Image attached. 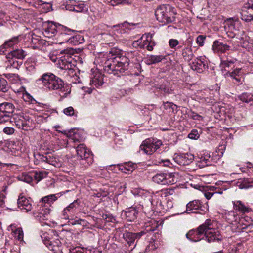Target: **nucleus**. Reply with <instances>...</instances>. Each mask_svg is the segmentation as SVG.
I'll return each mask as SVG.
<instances>
[{
    "label": "nucleus",
    "instance_id": "1",
    "mask_svg": "<svg viewBox=\"0 0 253 253\" xmlns=\"http://www.w3.org/2000/svg\"><path fill=\"white\" fill-rule=\"evenodd\" d=\"M129 59L125 56H115L108 59L104 64V71L120 77L128 69Z\"/></svg>",
    "mask_w": 253,
    "mask_h": 253
},
{
    "label": "nucleus",
    "instance_id": "2",
    "mask_svg": "<svg viewBox=\"0 0 253 253\" xmlns=\"http://www.w3.org/2000/svg\"><path fill=\"white\" fill-rule=\"evenodd\" d=\"M41 81L43 85L50 90H57L63 93L60 94L62 97H66L70 92H68V87L63 81L59 77L51 73L43 74L39 79Z\"/></svg>",
    "mask_w": 253,
    "mask_h": 253
},
{
    "label": "nucleus",
    "instance_id": "3",
    "mask_svg": "<svg viewBox=\"0 0 253 253\" xmlns=\"http://www.w3.org/2000/svg\"><path fill=\"white\" fill-rule=\"evenodd\" d=\"M74 54L73 49L70 48L61 50L60 52L61 56L57 63L59 68L62 70H68L69 73L72 74V75L76 74L73 70L75 67V64L73 63Z\"/></svg>",
    "mask_w": 253,
    "mask_h": 253
},
{
    "label": "nucleus",
    "instance_id": "4",
    "mask_svg": "<svg viewBox=\"0 0 253 253\" xmlns=\"http://www.w3.org/2000/svg\"><path fill=\"white\" fill-rule=\"evenodd\" d=\"M157 20L164 24H167L175 20V13L173 8L169 5H162L155 10Z\"/></svg>",
    "mask_w": 253,
    "mask_h": 253
},
{
    "label": "nucleus",
    "instance_id": "5",
    "mask_svg": "<svg viewBox=\"0 0 253 253\" xmlns=\"http://www.w3.org/2000/svg\"><path fill=\"white\" fill-rule=\"evenodd\" d=\"M215 223L213 220L210 219L205 221L206 232L204 240L208 243L219 242L222 240V236L220 231L214 227Z\"/></svg>",
    "mask_w": 253,
    "mask_h": 253
},
{
    "label": "nucleus",
    "instance_id": "6",
    "mask_svg": "<svg viewBox=\"0 0 253 253\" xmlns=\"http://www.w3.org/2000/svg\"><path fill=\"white\" fill-rule=\"evenodd\" d=\"M76 152L80 158V163L84 167H87L93 161V155L84 144H80L76 147Z\"/></svg>",
    "mask_w": 253,
    "mask_h": 253
},
{
    "label": "nucleus",
    "instance_id": "7",
    "mask_svg": "<svg viewBox=\"0 0 253 253\" xmlns=\"http://www.w3.org/2000/svg\"><path fill=\"white\" fill-rule=\"evenodd\" d=\"M162 145V142L160 140L148 139L143 142L140 148L146 154L151 155L158 149Z\"/></svg>",
    "mask_w": 253,
    "mask_h": 253
},
{
    "label": "nucleus",
    "instance_id": "8",
    "mask_svg": "<svg viewBox=\"0 0 253 253\" xmlns=\"http://www.w3.org/2000/svg\"><path fill=\"white\" fill-rule=\"evenodd\" d=\"M64 29V26L50 22L44 25L42 34L45 37L50 38L57 35L58 32H63Z\"/></svg>",
    "mask_w": 253,
    "mask_h": 253
},
{
    "label": "nucleus",
    "instance_id": "9",
    "mask_svg": "<svg viewBox=\"0 0 253 253\" xmlns=\"http://www.w3.org/2000/svg\"><path fill=\"white\" fill-rule=\"evenodd\" d=\"M205 222L195 229L190 230L186 234V238L192 242H197L204 240L205 236Z\"/></svg>",
    "mask_w": 253,
    "mask_h": 253
},
{
    "label": "nucleus",
    "instance_id": "10",
    "mask_svg": "<svg viewBox=\"0 0 253 253\" xmlns=\"http://www.w3.org/2000/svg\"><path fill=\"white\" fill-rule=\"evenodd\" d=\"M224 27L228 35L231 37H234L235 35L239 34L241 28V24L237 19L230 18L226 21Z\"/></svg>",
    "mask_w": 253,
    "mask_h": 253
},
{
    "label": "nucleus",
    "instance_id": "11",
    "mask_svg": "<svg viewBox=\"0 0 253 253\" xmlns=\"http://www.w3.org/2000/svg\"><path fill=\"white\" fill-rule=\"evenodd\" d=\"M15 109L14 105L9 102L0 104V117L2 123H7L10 116L13 115Z\"/></svg>",
    "mask_w": 253,
    "mask_h": 253
},
{
    "label": "nucleus",
    "instance_id": "12",
    "mask_svg": "<svg viewBox=\"0 0 253 253\" xmlns=\"http://www.w3.org/2000/svg\"><path fill=\"white\" fill-rule=\"evenodd\" d=\"M152 181L159 184L172 185L175 183L174 176L172 173H159L154 175Z\"/></svg>",
    "mask_w": 253,
    "mask_h": 253
},
{
    "label": "nucleus",
    "instance_id": "13",
    "mask_svg": "<svg viewBox=\"0 0 253 253\" xmlns=\"http://www.w3.org/2000/svg\"><path fill=\"white\" fill-rule=\"evenodd\" d=\"M242 20L248 22L253 20V0H248L240 12Z\"/></svg>",
    "mask_w": 253,
    "mask_h": 253
},
{
    "label": "nucleus",
    "instance_id": "14",
    "mask_svg": "<svg viewBox=\"0 0 253 253\" xmlns=\"http://www.w3.org/2000/svg\"><path fill=\"white\" fill-rule=\"evenodd\" d=\"M193 210H199L198 212L200 214H204L208 211V205H202V202L198 200H194L189 202L186 205V212L187 213L196 212Z\"/></svg>",
    "mask_w": 253,
    "mask_h": 253
},
{
    "label": "nucleus",
    "instance_id": "15",
    "mask_svg": "<svg viewBox=\"0 0 253 253\" xmlns=\"http://www.w3.org/2000/svg\"><path fill=\"white\" fill-rule=\"evenodd\" d=\"M191 68L198 73L203 72L208 68L207 62L204 57H200L194 60L190 64Z\"/></svg>",
    "mask_w": 253,
    "mask_h": 253
},
{
    "label": "nucleus",
    "instance_id": "16",
    "mask_svg": "<svg viewBox=\"0 0 253 253\" xmlns=\"http://www.w3.org/2000/svg\"><path fill=\"white\" fill-rule=\"evenodd\" d=\"M79 203L78 200H74L68 206L64 209L61 212V217L64 219H69L70 217H73L74 212L76 211Z\"/></svg>",
    "mask_w": 253,
    "mask_h": 253
},
{
    "label": "nucleus",
    "instance_id": "17",
    "mask_svg": "<svg viewBox=\"0 0 253 253\" xmlns=\"http://www.w3.org/2000/svg\"><path fill=\"white\" fill-rule=\"evenodd\" d=\"M17 205L19 208L24 212H28L32 209V202L30 198L20 194L17 200Z\"/></svg>",
    "mask_w": 253,
    "mask_h": 253
},
{
    "label": "nucleus",
    "instance_id": "18",
    "mask_svg": "<svg viewBox=\"0 0 253 253\" xmlns=\"http://www.w3.org/2000/svg\"><path fill=\"white\" fill-rule=\"evenodd\" d=\"M194 159V155L191 153H183L175 156L173 160L180 165H188L192 163Z\"/></svg>",
    "mask_w": 253,
    "mask_h": 253
},
{
    "label": "nucleus",
    "instance_id": "19",
    "mask_svg": "<svg viewBox=\"0 0 253 253\" xmlns=\"http://www.w3.org/2000/svg\"><path fill=\"white\" fill-rule=\"evenodd\" d=\"M103 84V75L98 71H94L91 75L90 84L93 87L98 88Z\"/></svg>",
    "mask_w": 253,
    "mask_h": 253
},
{
    "label": "nucleus",
    "instance_id": "20",
    "mask_svg": "<svg viewBox=\"0 0 253 253\" xmlns=\"http://www.w3.org/2000/svg\"><path fill=\"white\" fill-rule=\"evenodd\" d=\"M234 210L242 214L248 213L253 211L252 209L246 206L244 202L240 200L232 201Z\"/></svg>",
    "mask_w": 253,
    "mask_h": 253
},
{
    "label": "nucleus",
    "instance_id": "21",
    "mask_svg": "<svg viewBox=\"0 0 253 253\" xmlns=\"http://www.w3.org/2000/svg\"><path fill=\"white\" fill-rule=\"evenodd\" d=\"M39 157V159L42 162L47 163L56 167H60L61 166V163L59 159L52 154L40 155Z\"/></svg>",
    "mask_w": 253,
    "mask_h": 253
},
{
    "label": "nucleus",
    "instance_id": "22",
    "mask_svg": "<svg viewBox=\"0 0 253 253\" xmlns=\"http://www.w3.org/2000/svg\"><path fill=\"white\" fill-rule=\"evenodd\" d=\"M145 234L144 231L139 233H132L126 231L123 235L124 240L127 242V244L131 246L134 243L136 239H139L143 235Z\"/></svg>",
    "mask_w": 253,
    "mask_h": 253
},
{
    "label": "nucleus",
    "instance_id": "23",
    "mask_svg": "<svg viewBox=\"0 0 253 253\" xmlns=\"http://www.w3.org/2000/svg\"><path fill=\"white\" fill-rule=\"evenodd\" d=\"M230 47L226 43H223L218 40L215 41L212 45V49L215 53L218 54L226 52L230 50Z\"/></svg>",
    "mask_w": 253,
    "mask_h": 253
},
{
    "label": "nucleus",
    "instance_id": "24",
    "mask_svg": "<svg viewBox=\"0 0 253 253\" xmlns=\"http://www.w3.org/2000/svg\"><path fill=\"white\" fill-rule=\"evenodd\" d=\"M236 61V59L230 56L221 57L220 67L222 70L228 72L230 68L232 69L234 67Z\"/></svg>",
    "mask_w": 253,
    "mask_h": 253
},
{
    "label": "nucleus",
    "instance_id": "25",
    "mask_svg": "<svg viewBox=\"0 0 253 253\" xmlns=\"http://www.w3.org/2000/svg\"><path fill=\"white\" fill-rule=\"evenodd\" d=\"M64 28L65 29H64L63 32H58L57 35V39L60 41V43H69V40H68V39H70L71 35L75 32V30L69 29L65 26H64Z\"/></svg>",
    "mask_w": 253,
    "mask_h": 253
},
{
    "label": "nucleus",
    "instance_id": "26",
    "mask_svg": "<svg viewBox=\"0 0 253 253\" xmlns=\"http://www.w3.org/2000/svg\"><path fill=\"white\" fill-rule=\"evenodd\" d=\"M125 218L127 221H134L137 217L138 210L136 207H131L126 208L125 211Z\"/></svg>",
    "mask_w": 253,
    "mask_h": 253
},
{
    "label": "nucleus",
    "instance_id": "27",
    "mask_svg": "<svg viewBox=\"0 0 253 253\" xmlns=\"http://www.w3.org/2000/svg\"><path fill=\"white\" fill-rule=\"evenodd\" d=\"M7 119V123L9 122L11 124H14L18 128H23L22 127V120L25 119L29 121L30 118L27 117V118H24L23 116L19 115L17 114H13L12 115L10 116Z\"/></svg>",
    "mask_w": 253,
    "mask_h": 253
},
{
    "label": "nucleus",
    "instance_id": "28",
    "mask_svg": "<svg viewBox=\"0 0 253 253\" xmlns=\"http://www.w3.org/2000/svg\"><path fill=\"white\" fill-rule=\"evenodd\" d=\"M223 217L230 224L237 222L239 219V216L235 211H226L223 215Z\"/></svg>",
    "mask_w": 253,
    "mask_h": 253
},
{
    "label": "nucleus",
    "instance_id": "29",
    "mask_svg": "<svg viewBox=\"0 0 253 253\" xmlns=\"http://www.w3.org/2000/svg\"><path fill=\"white\" fill-rule=\"evenodd\" d=\"M21 36L18 35L14 36L10 39L6 41L4 43L0 46V49H7L13 47L14 45L17 44L21 40Z\"/></svg>",
    "mask_w": 253,
    "mask_h": 253
},
{
    "label": "nucleus",
    "instance_id": "30",
    "mask_svg": "<svg viewBox=\"0 0 253 253\" xmlns=\"http://www.w3.org/2000/svg\"><path fill=\"white\" fill-rule=\"evenodd\" d=\"M44 244L51 251L57 252L59 251V247L61 244L59 239H56L54 241L49 240H43Z\"/></svg>",
    "mask_w": 253,
    "mask_h": 253
},
{
    "label": "nucleus",
    "instance_id": "31",
    "mask_svg": "<svg viewBox=\"0 0 253 253\" xmlns=\"http://www.w3.org/2000/svg\"><path fill=\"white\" fill-rule=\"evenodd\" d=\"M26 55V53L22 49H17L10 52L7 55L6 58H12L14 57L18 59H23L25 58Z\"/></svg>",
    "mask_w": 253,
    "mask_h": 253
},
{
    "label": "nucleus",
    "instance_id": "32",
    "mask_svg": "<svg viewBox=\"0 0 253 253\" xmlns=\"http://www.w3.org/2000/svg\"><path fill=\"white\" fill-rule=\"evenodd\" d=\"M181 55L185 61L189 62L191 60L194 56L191 45L182 48Z\"/></svg>",
    "mask_w": 253,
    "mask_h": 253
},
{
    "label": "nucleus",
    "instance_id": "33",
    "mask_svg": "<svg viewBox=\"0 0 253 253\" xmlns=\"http://www.w3.org/2000/svg\"><path fill=\"white\" fill-rule=\"evenodd\" d=\"M10 228L13 233V235L15 238L19 241H22L23 240L24 234L22 228L19 227L15 228L14 225L11 224L8 227V230Z\"/></svg>",
    "mask_w": 253,
    "mask_h": 253
},
{
    "label": "nucleus",
    "instance_id": "34",
    "mask_svg": "<svg viewBox=\"0 0 253 253\" xmlns=\"http://www.w3.org/2000/svg\"><path fill=\"white\" fill-rule=\"evenodd\" d=\"M68 40H69V43L74 45L82 44L84 42L83 36L79 34H76L75 35H71L70 39H68Z\"/></svg>",
    "mask_w": 253,
    "mask_h": 253
},
{
    "label": "nucleus",
    "instance_id": "35",
    "mask_svg": "<svg viewBox=\"0 0 253 253\" xmlns=\"http://www.w3.org/2000/svg\"><path fill=\"white\" fill-rule=\"evenodd\" d=\"M67 137L69 139L70 142H80L82 140L80 133L79 132H74V131L71 130L66 133Z\"/></svg>",
    "mask_w": 253,
    "mask_h": 253
},
{
    "label": "nucleus",
    "instance_id": "36",
    "mask_svg": "<svg viewBox=\"0 0 253 253\" xmlns=\"http://www.w3.org/2000/svg\"><path fill=\"white\" fill-rule=\"evenodd\" d=\"M37 61L34 58H30L25 63L26 68L27 71L30 73H34L36 71Z\"/></svg>",
    "mask_w": 253,
    "mask_h": 253
},
{
    "label": "nucleus",
    "instance_id": "37",
    "mask_svg": "<svg viewBox=\"0 0 253 253\" xmlns=\"http://www.w3.org/2000/svg\"><path fill=\"white\" fill-rule=\"evenodd\" d=\"M165 58L163 55H151L147 58L146 62L148 65L155 64L161 62Z\"/></svg>",
    "mask_w": 253,
    "mask_h": 253
},
{
    "label": "nucleus",
    "instance_id": "38",
    "mask_svg": "<svg viewBox=\"0 0 253 253\" xmlns=\"http://www.w3.org/2000/svg\"><path fill=\"white\" fill-rule=\"evenodd\" d=\"M57 199V197L55 194H51L42 197L40 202L42 204H47L50 205L51 203L55 201Z\"/></svg>",
    "mask_w": 253,
    "mask_h": 253
},
{
    "label": "nucleus",
    "instance_id": "39",
    "mask_svg": "<svg viewBox=\"0 0 253 253\" xmlns=\"http://www.w3.org/2000/svg\"><path fill=\"white\" fill-rule=\"evenodd\" d=\"M33 177L37 182L46 178L47 176V172L46 171H34L32 172Z\"/></svg>",
    "mask_w": 253,
    "mask_h": 253
},
{
    "label": "nucleus",
    "instance_id": "40",
    "mask_svg": "<svg viewBox=\"0 0 253 253\" xmlns=\"http://www.w3.org/2000/svg\"><path fill=\"white\" fill-rule=\"evenodd\" d=\"M32 172L30 173L23 172L18 177L20 180L25 182L27 183H30L33 181Z\"/></svg>",
    "mask_w": 253,
    "mask_h": 253
},
{
    "label": "nucleus",
    "instance_id": "41",
    "mask_svg": "<svg viewBox=\"0 0 253 253\" xmlns=\"http://www.w3.org/2000/svg\"><path fill=\"white\" fill-rule=\"evenodd\" d=\"M238 98L243 102L248 103L251 101H253V95L247 92L243 93L238 96Z\"/></svg>",
    "mask_w": 253,
    "mask_h": 253
},
{
    "label": "nucleus",
    "instance_id": "42",
    "mask_svg": "<svg viewBox=\"0 0 253 253\" xmlns=\"http://www.w3.org/2000/svg\"><path fill=\"white\" fill-rule=\"evenodd\" d=\"M241 68H236L235 70H234L232 72H230V71H228L226 73L227 76H229L231 77H232L233 79H235L237 80L238 82H240V79L237 78V76H239L240 75V74L241 73Z\"/></svg>",
    "mask_w": 253,
    "mask_h": 253
},
{
    "label": "nucleus",
    "instance_id": "43",
    "mask_svg": "<svg viewBox=\"0 0 253 253\" xmlns=\"http://www.w3.org/2000/svg\"><path fill=\"white\" fill-rule=\"evenodd\" d=\"M69 224L74 225L76 224H79L83 226H86L88 222L84 219H82L80 218L74 219L73 218H71L69 219Z\"/></svg>",
    "mask_w": 253,
    "mask_h": 253
},
{
    "label": "nucleus",
    "instance_id": "44",
    "mask_svg": "<svg viewBox=\"0 0 253 253\" xmlns=\"http://www.w3.org/2000/svg\"><path fill=\"white\" fill-rule=\"evenodd\" d=\"M88 10V6L84 3H80L78 4H75L74 11L76 12H85Z\"/></svg>",
    "mask_w": 253,
    "mask_h": 253
},
{
    "label": "nucleus",
    "instance_id": "45",
    "mask_svg": "<svg viewBox=\"0 0 253 253\" xmlns=\"http://www.w3.org/2000/svg\"><path fill=\"white\" fill-rule=\"evenodd\" d=\"M102 219L104 220L105 223H116L117 220L116 217L111 214H103L102 216Z\"/></svg>",
    "mask_w": 253,
    "mask_h": 253
},
{
    "label": "nucleus",
    "instance_id": "46",
    "mask_svg": "<svg viewBox=\"0 0 253 253\" xmlns=\"http://www.w3.org/2000/svg\"><path fill=\"white\" fill-rule=\"evenodd\" d=\"M7 59L8 65H10L14 68H18L21 65V62L18 61L14 57L6 58Z\"/></svg>",
    "mask_w": 253,
    "mask_h": 253
},
{
    "label": "nucleus",
    "instance_id": "47",
    "mask_svg": "<svg viewBox=\"0 0 253 253\" xmlns=\"http://www.w3.org/2000/svg\"><path fill=\"white\" fill-rule=\"evenodd\" d=\"M7 82L5 79L0 77V91L5 92L8 90Z\"/></svg>",
    "mask_w": 253,
    "mask_h": 253
},
{
    "label": "nucleus",
    "instance_id": "48",
    "mask_svg": "<svg viewBox=\"0 0 253 253\" xmlns=\"http://www.w3.org/2000/svg\"><path fill=\"white\" fill-rule=\"evenodd\" d=\"M63 112L66 115L69 116H77V112H76L75 111V110L74 109V108L71 106H70V107L65 108L63 110Z\"/></svg>",
    "mask_w": 253,
    "mask_h": 253
},
{
    "label": "nucleus",
    "instance_id": "49",
    "mask_svg": "<svg viewBox=\"0 0 253 253\" xmlns=\"http://www.w3.org/2000/svg\"><path fill=\"white\" fill-rule=\"evenodd\" d=\"M164 109L166 110H170L171 111L173 112L174 110L177 108V106L172 102H163Z\"/></svg>",
    "mask_w": 253,
    "mask_h": 253
},
{
    "label": "nucleus",
    "instance_id": "50",
    "mask_svg": "<svg viewBox=\"0 0 253 253\" xmlns=\"http://www.w3.org/2000/svg\"><path fill=\"white\" fill-rule=\"evenodd\" d=\"M50 210L47 208L42 207V209L39 212L40 217L41 218H45L50 213Z\"/></svg>",
    "mask_w": 253,
    "mask_h": 253
},
{
    "label": "nucleus",
    "instance_id": "51",
    "mask_svg": "<svg viewBox=\"0 0 253 253\" xmlns=\"http://www.w3.org/2000/svg\"><path fill=\"white\" fill-rule=\"evenodd\" d=\"M150 201L152 206V209L153 211L158 212L159 211L161 210V209H162V205L161 202H159V204H158L157 203H158V201H157V205L155 206V205H154V199H151V200H150Z\"/></svg>",
    "mask_w": 253,
    "mask_h": 253
},
{
    "label": "nucleus",
    "instance_id": "52",
    "mask_svg": "<svg viewBox=\"0 0 253 253\" xmlns=\"http://www.w3.org/2000/svg\"><path fill=\"white\" fill-rule=\"evenodd\" d=\"M206 36L203 35H199L196 40V43L199 46H203L204 44V42L206 39Z\"/></svg>",
    "mask_w": 253,
    "mask_h": 253
},
{
    "label": "nucleus",
    "instance_id": "53",
    "mask_svg": "<svg viewBox=\"0 0 253 253\" xmlns=\"http://www.w3.org/2000/svg\"><path fill=\"white\" fill-rule=\"evenodd\" d=\"M251 182L247 179H245L244 180L239 184V188L240 189H247L251 187L250 185Z\"/></svg>",
    "mask_w": 253,
    "mask_h": 253
},
{
    "label": "nucleus",
    "instance_id": "54",
    "mask_svg": "<svg viewBox=\"0 0 253 253\" xmlns=\"http://www.w3.org/2000/svg\"><path fill=\"white\" fill-rule=\"evenodd\" d=\"M150 41L147 39L146 40H143L142 38L141 39L138 40L136 42V43H137V45L139 46L141 48H145V46L147 44V43L148 42Z\"/></svg>",
    "mask_w": 253,
    "mask_h": 253
},
{
    "label": "nucleus",
    "instance_id": "55",
    "mask_svg": "<svg viewBox=\"0 0 253 253\" xmlns=\"http://www.w3.org/2000/svg\"><path fill=\"white\" fill-rule=\"evenodd\" d=\"M199 137V134L196 129H193L188 134V138L191 139H197Z\"/></svg>",
    "mask_w": 253,
    "mask_h": 253
},
{
    "label": "nucleus",
    "instance_id": "56",
    "mask_svg": "<svg viewBox=\"0 0 253 253\" xmlns=\"http://www.w3.org/2000/svg\"><path fill=\"white\" fill-rule=\"evenodd\" d=\"M179 41L174 39H171L169 41V44L170 48L175 49V47L179 44Z\"/></svg>",
    "mask_w": 253,
    "mask_h": 253
},
{
    "label": "nucleus",
    "instance_id": "57",
    "mask_svg": "<svg viewBox=\"0 0 253 253\" xmlns=\"http://www.w3.org/2000/svg\"><path fill=\"white\" fill-rule=\"evenodd\" d=\"M209 158H210V156H208V155H206L205 156H202L200 158V162H201L202 163H203V164H202L203 166H208V165H210V161L209 160Z\"/></svg>",
    "mask_w": 253,
    "mask_h": 253
},
{
    "label": "nucleus",
    "instance_id": "58",
    "mask_svg": "<svg viewBox=\"0 0 253 253\" xmlns=\"http://www.w3.org/2000/svg\"><path fill=\"white\" fill-rule=\"evenodd\" d=\"M189 116L193 120H201L202 119V117L201 116L194 112H191L190 114H189Z\"/></svg>",
    "mask_w": 253,
    "mask_h": 253
},
{
    "label": "nucleus",
    "instance_id": "59",
    "mask_svg": "<svg viewBox=\"0 0 253 253\" xmlns=\"http://www.w3.org/2000/svg\"><path fill=\"white\" fill-rule=\"evenodd\" d=\"M3 132L7 135H11L14 132V129L11 127H5L3 129Z\"/></svg>",
    "mask_w": 253,
    "mask_h": 253
},
{
    "label": "nucleus",
    "instance_id": "60",
    "mask_svg": "<svg viewBox=\"0 0 253 253\" xmlns=\"http://www.w3.org/2000/svg\"><path fill=\"white\" fill-rule=\"evenodd\" d=\"M160 89L163 91L165 93L170 94L172 90L169 87L165 85H161Z\"/></svg>",
    "mask_w": 253,
    "mask_h": 253
},
{
    "label": "nucleus",
    "instance_id": "61",
    "mask_svg": "<svg viewBox=\"0 0 253 253\" xmlns=\"http://www.w3.org/2000/svg\"><path fill=\"white\" fill-rule=\"evenodd\" d=\"M160 164H163V166L171 167L172 165L169 159H163L160 162Z\"/></svg>",
    "mask_w": 253,
    "mask_h": 253
},
{
    "label": "nucleus",
    "instance_id": "62",
    "mask_svg": "<svg viewBox=\"0 0 253 253\" xmlns=\"http://www.w3.org/2000/svg\"><path fill=\"white\" fill-rule=\"evenodd\" d=\"M155 42L152 41H149L147 44L145 46V48L149 51H152L153 49V47L155 46Z\"/></svg>",
    "mask_w": 253,
    "mask_h": 253
},
{
    "label": "nucleus",
    "instance_id": "63",
    "mask_svg": "<svg viewBox=\"0 0 253 253\" xmlns=\"http://www.w3.org/2000/svg\"><path fill=\"white\" fill-rule=\"evenodd\" d=\"M162 192L165 195V196H167L169 195H172L174 192V190L171 188H168L163 190Z\"/></svg>",
    "mask_w": 253,
    "mask_h": 253
},
{
    "label": "nucleus",
    "instance_id": "64",
    "mask_svg": "<svg viewBox=\"0 0 253 253\" xmlns=\"http://www.w3.org/2000/svg\"><path fill=\"white\" fill-rule=\"evenodd\" d=\"M129 163H125V171H132L133 170V167L132 166H129Z\"/></svg>",
    "mask_w": 253,
    "mask_h": 253
}]
</instances>
